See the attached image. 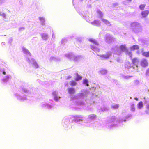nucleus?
<instances>
[{"label": "nucleus", "instance_id": "1", "mask_svg": "<svg viewBox=\"0 0 149 149\" xmlns=\"http://www.w3.org/2000/svg\"><path fill=\"white\" fill-rule=\"evenodd\" d=\"M140 65L142 67L145 68L147 67L148 65L147 60L144 58L142 59L141 61Z\"/></svg>", "mask_w": 149, "mask_h": 149}, {"label": "nucleus", "instance_id": "2", "mask_svg": "<svg viewBox=\"0 0 149 149\" xmlns=\"http://www.w3.org/2000/svg\"><path fill=\"white\" fill-rule=\"evenodd\" d=\"M111 55V53L110 52H108L106 53L105 54L101 55L100 56L102 59H107Z\"/></svg>", "mask_w": 149, "mask_h": 149}, {"label": "nucleus", "instance_id": "3", "mask_svg": "<svg viewBox=\"0 0 149 149\" xmlns=\"http://www.w3.org/2000/svg\"><path fill=\"white\" fill-rule=\"evenodd\" d=\"M149 13V10H148L143 11L141 12V15L143 17H146L148 15Z\"/></svg>", "mask_w": 149, "mask_h": 149}, {"label": "nucleus", "instance_id": "4", "mask_svg": "<svg viewBox=\"0 0 149 149\" xmlns=\"http://www.w3.org/2000/svg\"><path fill=\"white\" fill-rule=\"evenodd\" d=\"M132 63L134 65L136 64L139 63V59L136 58H134L132 60Z\"/></svg>", "mask_w": 149, "mask_h": 149}, {"label": "nucleus", "instance_id": "5", "mask_svg": "<svg viewBox=\"0 0 149 149\" xmlns=\"http://www.w3.org/2000/svg\"><path fill=\"white\" fill-rule=\"evenodd\" d=\"M68 93L70 94H73L75 92V90L72 88H69L68 89Z\"/></svg>", "mask_w": 149, "mask_h": 149}, {"label": "nucleus", "instance_id": "6", "mask_svg": "<svg viewBox=\"0 0 149 149\" xmlns=\"http://www.w3.org/2000/svg\"><path fill=\"white\" fill-rule=\"evenodd\" d=\"M132 50H138L139 49V46L136 45H134L131 47Z\"/></svg>", "mask_w": 149, "mask_h": 149}, {"label": "nucleus", "instance_id": "7", "mask_svg": "<svg viewBox=\"0 0 149 149\" xmlns=\"http://www.w3.org/2000/svg\"><path fill=\"white\" fill-rule=\"evenodd\" d=\"M143 103L142 101H140L137 104V107L139 109H141L143 107Z\"/></svg>", "mask_w": 149, "mask_h": 149}, {"label": "nucleus", "instance_id": "8", "mask_svg": "<svg viewBox=\"0 0 149 149\" xmlns=\"http://www.w3.org/2000/svg\"><path fill=\"white\" fill-rule=\"evenodd\" d=\"M89 41H90L91 43L95 44V45H98V42L96 41L94 39H90L89 40Z\"/></svg>", "mask_w": 149, "mask_h": 149}, {"label": "nucleus", "instance_id": "9", "mask_svg": "<svg viewBox=\"0 0 149 149\" xmlns=\"http://www.w3.org/2000/svg\"><path fill=\"white\" fill-rule=\"evenodd\" d=\"M77 77L75 79L76 81H78L79 80H81L82 79V77L80 75L78 74H77L76 75Z\"/></svg>", "mask_w": 149, "mask_h": 149}, {"label": "nucleus", "instance_id": "10", "mask_svg": "<svg viewBox=\"0 0 149 149\" xmlns=\"http://www.w3.org/2000/svg\"><path fill=\"white\" fill-rule=\"evenodd\" d=\"M120 49L122 51H125L126 49L125 46L123 45H121L120 46Z\"/></svg>", "mask_w": 149, "mask_h": 149}, {"label": "nucleus", "instance_id": "11", "mask_svg": "<svg viewBox=\"0 0 149 149\" xmlns=\"http://www.w3.org/2000/svg\"><path fill=\"white\" fill-rule=\"evenodd\" d=\"M142 55L146 57H149V51L146 52H144L142 53Z\"/></svg>", "mask_w": 149, "mask_h": 149}, {"label": "nucleus", "instance_id": "12", "mask_svg": "<svg viewBox=\"0 0 149 149\" xmlns=\"http://www.w3.org/2000/svg\"><path fill=\"white\" fill-rule=\"evenodd\" d=\"M139 25V24L136 22H134L132 23L131 25L132 27H136L138 26Z\"/></svg>", "mask_w": 149, "mask_h": 149}, {"label": "nucleus", "instance_id": "13", "mask_svg": "<svg viewBox=\"0 0 149 149\" xmlns=\"http://www.w3.org/2000/svg\"><path fill=\"white\" fill-rule=\"evenodd\" d=\"M146 6L145 4H141L139 6L140 9L142 10H143Z\"/></svg>", "mask_w": 149, "mask_h": 149}, {"label": "nucleus", "instance_id": "14", "mask_svg": "<svg viewBox=\"0 0 149 149\" xmlns=\"http://www.w3.org/2000/svg\"><path fill=\"white\" fill-rule=\"evenodd\" d=\"M83 83L86 84V86H88V81L87 79H85L83 80Z\"/></svg>", "mask_w": 149, "mask_h": 149}, {"label": "nucleus", "instance_id": "15", "mask_svg": "<svg viewBox=\"0 0 149 149\" xmlns=\"http://www.w3.org/2000/svg\"><path fill=\"white\" fill-rule=\"evenodd\" d=\"M77 83L74 81H71L70 82V84L71 86H74L76 85Z\"/></svg>", "mask_w": 149, "mask_h": 149}, {"label": "nucleus", "instance_id": "16", "mask_svg": "<svg viewBox=\"0 0 149 149\" xmlns=\"http://www.w3.org/2000/svg\"><path fill=\"white\" fill-rule=\"evenodd\" d=\"M9 77L8 76H6V77L2 79V81L3 82H7L8 81Z\"/></svg>", "mask_w": 149, "mask_h": 149}, {"label": "nucleus", "instance_id": "17", "mask_svg": "<svg viewBox=\"0 0 149 149\" xmlns=\"http://www.w3.org/2000/svg\"><path fill=\"white\" fill-rule=\"evenodd\" d=\"M146 108L147 110L145 111V112L146 114H148L149 113V104L146 105Z\"/></svg>", "mask_w": 149, "mask_h": 149}, {"label": "nucleus", "instance_id": "18", "mask_svg": "<svg viewBox=\"0 0 149 149\" xmlns=\"http://www.w3.org/2000/svg\"><path fill=\"white\" fill-rule=\"evenodd\" d=\"M89 117L90 118L93 119L95 118L96 117V116L95 114H92L90 115H89Z\"/></svg>", "mask_w": 149, "mask_h": 149}, {"label": "nucleus", "instance_id": "19", "mask_svg": "<svg viewBox=\"0 0 149 149\" xmlns=\"http://www.w3.org/2000/svg\"><path fill=\"white\" fill-rule=\"evenodd\" d=\"M102 22H103L106 24H109L110 23L109 21H108L107 20H106L104 19H102Z\"/></svg>", "mask_w": 149, "mask_h": 149}, {"label": "nucleus", "instance_id": "20", "mask_svg": "<svg viewBox=\"0 0 149 149\" xmlns=\"http://www.w3.org/2000/svg\"><path fill=\"white\" fill-rule=\"evenodd\" d=\"M101 72L102 74H105L107 73V70H102Z\"/></svg>", "mask_w": 149, "mask_h": 149}, {"label": "nucleus", "instance_id": "21", "mask_svg": "<svg viewBox=\"0 0 149 149\" xmlns=\"http://www.w3.org/2000/svg\"><path fill=\"white\" fill-rule=\"evenodd\" d=\"M131 110L133 111H135V109L134 105H132Z\"/></svg>", "mask_w": 149, "mask_h": 149}, {"label": "nucleus", "instance_id": "22", "mask_svg": "<svg viewBox=\"0 0 149 149\" xmlns=\"http://www.w3.org/2000/svg\"><path fill=\"white\" fill-rule=\"evenodd\" d=\"M33 65H34V67L35 68H37L38 67V65H37V63H34L33 64Z\"/></svg>", "mask_w": 149, "mask_h": 149}, {"label": "nucleus", "instance_id": "23", "mask_svg": "<svg viewBox=\"0 0 149 149\" xmlns=\"http://www.w3.org/2000/svg\"><path fill=\"white\" fill-rule=\"evenodd\" d=\"M0 16H2V17H6V15L4 14V13H3V14H0Z\"/></svg>", "mask_w": 149, "mask_h": 149}, {"label": "nucleus", "instance_id": "24", "mask_svg": "<svg viewBox=\"0 0 149 149\" xmlns=\"http://www.w3.org/2000/svg\"><path fill=\"white\" fill-rule=\"evenodd\" d=\"M39 19L40 20H44V19L43 17H40L39 18Z\"/></svg>", "mask_w": 149, "mask_h": 149}, {"label": "nucleus", "instance_id": "25", "mask_svg": "<svg viewBox=\"0 0 149 149\" xmlns=\"http://www.w3.org/2000/svg\"><path fill=\"white\" fill-rule=\"evenodd\" d=\"M146 74L147 75H149V70H148L146 72Z\"/></svg>", "mask_w": 149, "mask_h": 149}, {"label": "nucleus", "instance_id": "26", "mask_svg": "<svg viewBox=\"0 0 149 149\" xmlns=\"http://www.w3.org/2000/svg\"><path fill=\"white\" fill-rule=\"evenodd\" d=\"M24 27H22V28H20L19 29V30L20 31H21L22 30V29L24 30Z\"/></svg>", "mask_w": 149, "mask_h": 149}, {"label": "nucleus", "instance_id": "27", "mask_svg": "<svg viewBox=\"0 0 149 149\" xmlns=\"http://www.w3.org/2000/svg\"><path fill=\"white\" fill-rule=\"evenodd\" d=\"M3 74H6V73L5 71H3Z\"/></svg>", "mask_w": 149, "mask_h": 149}, {"label": "nucleus", "instance_id": "28", "mask_svg": "<svg viewBox=\"0 0 149 149\" xmlns=\"http://www.w3.org/2000/svg\"><path fill=\"white\" fill-rule=\"evenodd\" d=\"M96 21H94L93 23L92 24H93L94 23H96Z\"/></svg>", "mask_w": 149, "mask_h": 149}, {"label": "nucleus", "instance_id": "29", "mask_svg": "<svg viewBox=\"0 0 149 149\" xmlns=\"http://www.w3.org/2000/svg\"><path fill=\"white\" fill-rule=\"evenodd\" d=\"M127 1H132V0H127Z\"/></svg>", "mask_w": 149, "mask_h": 149}, {"label": "nucleus", "instance_id": "30", "mask_svg": "<svg viewBox=\"0 0 149 149\" xmlns=\"http://www.w3.org/2000/svg\"><path fill=\"white\" fill-rule=\"evenodd\" d=\"M136 100H138V99H137V98H136Z\"/></svg>", "mask_w": 149, "mask_h": 149}]
</instances>
